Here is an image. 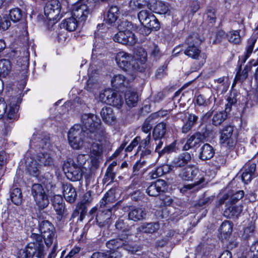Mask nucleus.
<instances>
[{
  "label": "nucleus",
  "instance_id": "a211bd4d",
  "mask_svg": "<svg viewBox=\"0 0 258 258\" xmlns=\"http://www.w3.org/2000/svg\"><path fill=\"white\" fill-rule=\"evenodd\" d=\"M30 146H34L42 149L49 148V137L47 135H34L30 141Z\"/></svg>",
  "mask_w": 258,
  "mask_h": 258
},
{
  "label": "nucleus",
  "instance_id": "58836bf2",
  "mask_svg": "<svg viewBox=\"0 0 258 258\" xmlns=\"http://www.w3.org/2000/svg\"><path fill=\"white\" fill-rule=\"evenodd\" d=\"M232 223L229 221L223 222L219 229L220 234L222 237L226 239L231 234L232 231Z\"/></svg>",
  "mask_w": 258,
  "mask_h": 258
},
{
  "label": "nucleus",
  "instance_id": "bb28decb",
  "mask_svg": "<svg viewBox=\"0 0 258 258\" xmlns=\"http://www.w3.org/2000/svg\"><path fill=\"white\" fill-rule=\"evenodd\" d=\"M107 104L116 107L118 108L121 107L123 103L122 95L118 92L110 90L109 98L107 99Z\"/></svg>",
  "mask_w": 258,
  "mask_h": 258
},
{
  "label": "nucleus",
  "instance_id": "4d7b16f0",
  "mask_svg": "<svg viewBox=\"0 0 258 258\" xmlns=\"http://www.w3.org/2000/svg\"><path fill=\"white\" fill-rule=\"evenodd\" d=\"M206 15L207 19L210 22V23L215 22L216 16V11L212 8L209 7L207 10Z\"/></svg>",
  "mask_w": 258,
  "mask_h": 258
},
{
  "label": "nucleus",
  "instance_id": "f704fd0d",
  "mask_svg": "<svg viewBox=\"0 0 258 258\" xmlns=\"http://www.w3.org/2000/svg\"><path fill=\"white\" fill-rule=\"evenodd\" d=\"M12 71V64L7 59L0 60V78H5L9 75Z\"/></svg>",
  "mask_w": 258,
  "mask_h": 258
},
{
  "label": "nucleus",
  "instance_id": "f3484780",
  "mask_svg": "<svg viewBox=\"0 0 258 258\" xmlns=\"http://www.w3.org/2000/svg\"><path fill=\"white\" fill-rule=\"evenodd\" d=\"M128 231L123 230V233L119 236V238L110 240L107 242L106 247L110 249L109 251H115V249L125 245V242H127V234Z\"/></svg>",
  "mask_w": 258,
  "mask_h": 258
},
{
  "label": "nucleus",
  "instance_id": "13d9d810",
  "mask_svg": "<svg viewBox=\"0 0 258 258\" xmlns=\"http://www.w3.org/2000/svg\"><path fill=\"white\" fill-rule=\"evenodd\" d=\"M136 54L137 56L135 59L140 61L141 63H144L147 58V53L145 52L144 50L142 48L138 49Z\"/></svg>",
  "mask_w": 258,
  "mask_h": 258
},
{
  "label": "nucleus",
  "instance_id": "c85d7f7f",
  "mask_svg": "<svg viewBox=\"0 0 258 258\" xmlns=\"http://www.w3.org/2000/svg\"><path fill=\"white\" fill-rule=\"evenodd\" d=\"M203 135L199 132L192 135L187 140L184 148L185 150L196 147L203 140Z\"/></svg>",
  "mask_w": 258,
  "mask_h": 258
},
{
  "label": "nucleus",
  "instance_id": "4468645a",
  "mask_svg": "<svg viewBox=\"0 0 258 258\" xmlns=\"http://www.w3.org/2000/svg\"><path fill=\"white\" fill-rule=\"evenodd\" d=\"M234 127L227 125L221 131L220 141L221 144L229 148H233L236 145V141L232 137Z\"/></svg>",
  "mask_w": 258,
  "mask_h": 258
},
{
  "label": "nucleus",
  "instance_id": "f03ea898",
  "mask_svg": "<svg viewBox=\"0 0 258 258\" xmlns=\"http://www.w3.org/2000/svg\"><path fill=\"white\" fill-rule=\"evenodd\" d=\"M205 173L194 166H187L184 168L179 174V176L184 180L190 181L195 180L194 183L184 185L181 191H185L191 189L196 186H200L205 182Z\"/></svg>",
  "mask_w": 258,
  "mask_h": 258
},
{
  "label": "nucleus",
  "instance_id": "3c124183",
  "mask_svg": "<svg viewBox=\"0 0 258 258\" xmlns=\"http://www.w3.org/2000/svg\"><path fill=\"white\" fill-rule=\"evenodd\" d=\"M86 213V211L85 205L81 204L79 206L77 207V209L74 211L72 217L74 218L79 216V219L82 221Z\"/></svg>",
  "mask_w": 258,
  "mask_h": 258
},
{
  "label": "nucleus",
  "instance_id": "473e14b6",
  "mask_svg": "<svg viewBox=\"0 0 258 258\" xmlns=\"http://www.w3.org/2000/svg\"><path fill=\"white\" fill-rule=\"evenodd\" d=\"M126 104L130 107L135 106L138 101V95L134 90L128 89L124 95Z\"/></svg>",
  "mask_w": 258,
  "mask_h": 258
},
{
  "label": "nucleus",
  "instance_id": "2eb2a0df",
  "mask_svg": "<svg viewBox=\"0 0 258 258\" xmlns=\"http://www.w3.org/2000/svg\"><path fill=\"white\" fill-rule=\"evenodd\" d=\"M89 13L88 6L84 4L78 3L72 9V16L80 22L85 21Z\"/></svg>",
  "mask_w": 258,
  "mask_h": 258
},
{
  "label": "nucleus",
  "instance_id": "69168bd1",
  "mask_svg": "<svg viewBox=\"0 0 258 258\" xmlns=\"http://www.w3.org/2000/svg\"><path fill=\"white\" fill-rule=\"evenodd\" d=\"M140 140L141 137L140 136L136 137L126 148L125 151L127 152H131L133 149L139 144Z\"/></svg>",
  "mask_w": 258,
  "mask_h": 258
},
{
  "label": "nucleus",
  "instance_id": "ddd939ff",
  "mask_svg": "<svg viewBox=\"0 0 258 258\" xmlns=\"http://www.w3.org/2000/svg\"><path fill=\"white\" fill-rule=\"evenodd\" d=\"M115 60L118 66L123 70L128 71L133 68H135L133 64V56L124 51H120L117 53Z\"/></svg>",
  "mask_w": 258,
  "mask_h": 258
},
{
  "label": "nucleus",
  "instance_id": "774afa93",
  "mask_svg": "<svg viewBox=\"0 0 258 258\" xmlns=\"http://www.w3.org/2000/svg\"><path fill=\"white\" fill-rule=\"evenodd\" d=\"M250 252L252 253L251 258H258V241L251 245Z\"/></svg>",
  "mask_w": 258,
  "mask_h": 258
},
{
  "label": "nucleus",
  "instance_id": "338daca9",
  "mask_svg": "<svg viewBox=\"0 0 258 258\" xmlns=\"http://www.w3.org/2000/svg\"><path fill=\"white\" fill-rule=\"evenodd\" d=\"M97 85L95 82L93 78L90 77L87 82V85L85 88L89 91H92L96 87Z\"/></svg>",
  "mask_w": 258,
  "mask_h": 258
},
{
  "label": "nucleus",
  "instance_id": "ea45409f",
  "mask_svg": "<svg viewBox=\"0 0 258 258\" xmlns=\"http://www.w3.org/2000/svg\"><path fill=\"white\" fill-rule=\"evenodd\" d=\"M119 15V9L116 6H111L108 11L106 20L109 24L114 23L118 18Z\"/></svg>",
  "mask_w": 258,
  "mask_h": 258
},
{
  "label": "nucleus",
  "instance_id": "7c9ffc66",
  "mask_svg": "<svg viewBox=\"0 0 258 258\" xmlns=\"http://www.w3.org/2000/svg\"><path fill=\"white\" fill-rule=\"evenodd\" d=\"M115 202V197L112 191L106 192L100 201V209H110L111 210V204Z\"/></svg>",
  "mask_w": 258,
  "mask_h": 258
},
{
  "label": "nucleus",
  "instance_id": "052dcab7",
  "mask_svg": "<svg viewBox=\"0 0 258 258\" xmlns=\"http://www.w3.org/2000/svg\"><path fill=\"white\" fill-rule=\"evenodd\" d=\"M128 235L127 234V242H125V245H124L123 247H124V249L129 252H131L132 253H136L138 251H140L139 247L135 246L132 245H130V240L128 239Z\"/></svg>",
  "mask_w": 258,
  "mask_h": 258
},
{
  "label": "nucleus",
  "instance_id": "39448f33",
  "mask_svg": "<svg viewBox=\"0 0 258 258\" xmlns=\"http://www.w3.org/2000/svg\"><path fill=\"white\" fill-rule=\"evenodd\" d=\"M68 139L70 146L74 149L79 150L84 146L85 141L87 142L86 134L83 132L80 125L75 124L69 131Z\"/></svg>",
  "mask_w": 258,
  "mask_h": 258
},
{
  "label": "nucleus",
  "instance_id": "2f4dec72",
  "mask_svg": "<svg viewBox=\"0 0 258 258\" xmlns=\"http://www.w3.org/2000/svg\"><path fill=\"white\" fill-rule=\"evenodd\" d=\"M166 133V124L161 122L157 124L153 131V137L155 140L162 139Z\"/></svg>",
  "mask_w": 258,
  "mask_h": 258
},
{
  "label": "nucleus",
  "instance_id": "1a4fd4ad",
  "mask_svg": "<svg viewBox=\"0 0 258 258\" xmlns=\"http://www.w3.org/2000/svg\"><path fill=\"white\" fill-rule=\"evenodd\" d=\"M63 170L67 177L72 181L80 180L82 177V168L72 159H68L63 165Z\"/></svg>",
  "mask_w": 258,
  "mask_h": 258
},
{
  "label": "nucleus",
  "instance_id": "de8ad7c7",
  "mask_svg": "<svg viewBox=\"0 0 258 258\" xmlns=\"http://www.w3.org/2000/svg\"><path fill=\"white\" fill-rule=\"evenodd\" d=\"M228 41L234 44H239L241 42V37L238 31H232L226 34Z\"/></svg>",
  "mask_w": 258,
  "mask_h": 258
},
{
  "label": "nucleus",
  "instance_id": "e433bc0d",
  "mask_svg": "<svg viewBox=\"0 0 258 258\" xmlns=\"http://www.w3.org/2000/svg\"><path fill=\"white\" fill-rule=\"evenodd\" d=\"M111 84L115 88H119L122 86L127 87L128 81L123 75L117 74L114 75L111 79Z\"/></svg>",
  "mask_w": 258,
  "mask_h": 258
},
{
  "label": "nucleus",
  "instance_id": "423d86ee",
  "mask_svg": "<svg viewBox=\"0 0 258 258\" xmlns=\"http://www.w3.org/2000/svg\"><path fill=\"white\" fill-rule=\"evenodd\" d=\"M87 142H92L90 148V157L92 159L97 160L102 155L106 144L107 141L105 139V133L102 135H96L95 137L92 138H86Z\"/></svg>",
  "mask_w": 258,
  "mask_h": 258
},
{
  "label": "nucleus",
  "instance_id": "a878e982",
  "mask_svg": "<svg viewBox=\"0 0 258 258\" xmlns=\"http://www.w3.org/2000/svg\"><path fill=\"white\" fill-rule=\"evenodd\" d=\"M52 205L57 215H62L65 211V205L62 197L59 195H55L52 199Z\"/></svg>",
  "mask_w": 258,
  "mask_h": 258
},
{
  "label": "nucleus",
  "instance_id": "a18cd8bd",
  "mask_svg": "<svg viewBox=\"0 0 258 258\" xmlns=\"http://www.w3.org/2000/svg\"><path fill=\"white\" fill-rule=\"evenodd\" d=\"M227 117L226 112L221 111L216 113L212 119L213 124L218 126L220 125Z\"/></svg>",
  "mask_w": 258,
  "mask_h": 258
},
{
  "label": "nucleus",
  "instance_id": "72a5a7b5",
  "mask_svg": "<svg viewBox=\"0 0 258 258\" xmlns=\"http://www.w3.org/2000/svg\"><path fill=\"white\" fill-rule=\"evenodd\" d=\"M160 228L158 223H145L137 228L138 231L146 233H153L157 232Z\"/></svg>",
  "mask_w": 258,
  "mask_h": 258
},
{
  "label": "nucleus",
  "instance_id": "4c0bfd02",
  "mask_svg": "<svg viewBox=\"0 0 258 258\" xmlns=\"http://www.w3.org/2000/svg\"><path fill=\"white\" fill-rule=\"evenodd\" d=\"M37 160L41 165L52 166L53 165V159L50 154L48 153H41L37 156Z\"/></svg>",
  "mask_w": 258,
  "mask_h": 258
},
{
  "label": "nucleus",
  "instance_id": "79ce46f5",
  "mask_svg": "<svg viewBox=\"0 0 258 258\" xmlns=\"http://www.w3.org/2000/svg\"><path fill=\"white\" fill-rule=\"evenodd\" d=\"M255 42L256 39L254 37H251L248 40L247 44L246 47V53L242 56V63L245 62L246 60L250 56V54H251L253 51L254 45L255 44Z\"/></svg>",
  "mask_w": 258,
  "mask_h": 258
},
{
  "label": "nucleus",
  "instance_id": "37998d69",
  "mask_svg": "<svg viewBox=\"0 0 258 258\" xmlns=\"http://www.w3.org/2000/svg\"><path fill=\"white\" fill-rule=\"evenodd\" d=\"M142 25L147 28H154L156 30L160 28L159 23L154 15H150V17H148Z\"/></svg>",
  "mask_w": 258,
  "mask_h": 258
},
{
  "label": "nucleus",
  "instance_id": "6ab92c4d",
  "mask_svg": "<svg viewBox=\"0 0 258 258\" xmlns=\"http://www.w3.org/2000/svg\"><path fill=\"white\" fill-rule=\"evenodd\" d=\"M38 160L30 157H27L25 161L26 169L30 174L33 176H38L40 173V165L37 162Z\"/></svg>",
  "mask_w": 258,
  "mask_h": 258
},
{
  "label": "nucleus",
  "instance_id": "5701e85b",
  "mask_svg": "<svg viewBox=\"0 0 258 258\" xmlns=\"http://www.w3.org/2000/svg\"><path fill=\"white\" fill-rule=\"evenodd\" d=\"M100 115L103 121L108 124H112L116 120L113 109L110 107H105L102 108Z\"/></svg>",
  "mask_w": 258,
  "mask_h": 258
},
{
  "label": "nucleus",
  "instance_id": "49530a36",
  "mask_svg": "<svg viewBox=\"0 0 258 258\" xmlns=\"http://www.w3.org/2000/svg\"><path fill=\"white\" fill-rule=\"evenodd\" d=\"M11 199L13 203L19 205L22 203V192L19 188H15L13 189L11 194Z\"/></svg>",
  "mask_w": 258,
  "mask_h": 258
},
{
  "label": "nucleus",
  "instance_id": "c03bdc74",
  "mask_svg": "<svg viewBox=\"0 0 258 258\" xmlns=\"http://www.w3.org/2000/svg\"><path fill=\"white\" fill-rule=\"evenodd\" d=\"M169 167L168 165H165L157 167L155 170L150 173V177L152 179H155L161 176L164 174L168 172Z\"/></svg>",
  "mask_w": 258,
  "mask_h": 258
},
{
  "label": "nucleus",
  "instance_id": "a19ab883",
  "mask_svg": "<svg viewBox=\"0 0 258 258\" xmlns=\"http://www.w3.org/2000/svg\"><path fill=\"white\" fill-rule=\"evenodd\" d=\"M119 31H132L136 29V26L132 23L129 22L126 19L119 20V23L117 26Z\"/></svg>",
  "mask_w": 258,
  "mask_h": 258
},
{
  "label": "nucleus",
  "instance_id": "0e129e2a",
  "mask_svg": "<svg viewBox=\"0 0 258 258\" xmlns=\"http://www.w3.org/2000/svg\"><path fill=\"white\" fill-rule=\"evenodd\" d=\"M248 76L247 70L245 68L242 72L239 71L236 75L235 80L236 81H243Z\"/></svg>",
  "mask_w": 258,
  "mask_h": 258
},
{
  "label": "nucleus",
  "instance_id": "8fccbe9b",
  "mask_svg": "<svg viewBox=\"0 0 258 258\" xmlns=\"http://www.w3.org/2000/svg\"><path fill=\"white\" fill-rule=\"evenodd\" d=\"M14 102H15L16 99H14ZM19 110V106L14 103H11L9 105V109L7 114L8 118L10 119H16L17 117V112Z\"/></svg>",
  "mask_w": 258,
  "mask_h": 258
},
{
  "label": "nucleus",
  "instance_id": "6e6d98bb",
  "mask_svg": "<svg viewBox=\"0 0 258 258\" xmlns=\"http://www.w3.org/2000/svg\"><path fill=\"white\" fill-rule=\"evenodd\" d=\"M150 15H153L152 12L148 10H142L138 15V19L141 24L144 23L145 20L150 17Z\"/></svg>",
  "mask_w": 258,
  "mask_h": 258
},
{
  "label": "nucleus",
  "instance_id": "4be33fe9",
  "mask_svg": "<svg viewBox=\"0 0 258 258\" xmlns=\"http://www.w3.org/2000/svg\"><path fill=\"white\" fill-rule=\"evenodd\" d=\"M63 196L66 201L70 203H74L77 198V193L75 188L71 183L62 185Z\"/></svg>",
  "mask_w": 258,
  "mask_h": 258
},
{
  "label": "nucleus",
  "instance_id": "aec40b11",
  "mask_svg": "<svg viewBox=\"0 0 258 258\" xmlns=\"http://www.w3.org/2000/svg\"><path fill=\"white\" fill-rule=\"evenodd\" d=\"M146 215V211L144 208L131 207L129 208L128 219L134 221L143 220Z\"/></svg>",
  "mask_w": 258,
  "mask_h": 258
},
{
  "label": "nucleus",
  "instance_id": "c9c22d12",
  "mask_svg": "<svg viewBox=\"0 0 258 258\" xmlns=\"http://www.w3.org/2000/svg\"><path fill=\"white\" fill-rule=\"evenodd\" d=\"M78 21L73 16L63 20L60 27L66 29L68 31H73L76 30L78 26Z\"/></svg>",
  "mask_w": 258,
  "mask_h": 258
},
{
  "label": "nucleus",
  "instance_id": "680f3d73",
  "mask_svg": "<svg viewBox=\"0 0 258 258\" xmlns=\"http://www.w3.org/2000/svg\"><path fill=\"white\" fill-rule=\"evenodd\" d=\"M175 145L174 143L170 144V145L165 146L160 151H158V154L160 156L166 154L170 153L174 151Z\"/></svg>",
  "mask_w": 258,
  "mask_h": 258
},
{
  "label": "nucleus",
  "instance_id": "0eeeda50",
  "mask_svg": "<svg viewBox=\"0 0 258 258\" xmlns=\"http://www.w3.org/2000/svg\"><path fill=\"white\" fill-rule=\"evenodd\" d=\"M39 229L41 235L32 233L30 237L32 238L31 236L32 234L38 235L41 237V239L43 238L47 246H50L55 237V229L53 225L48 220H43L39 223ZM41 243L44 246L42 239H41ZM43 247H44V246Z\"/></svg>",
  "mask_w": 258,
  "mask_h": 258
},
{
  "label": "nucleus",
  "instance_id": "f257e3e1",
  "mask_svg": "<svg viewBox=\"0 0 258 258\" xmlns=\"http://www.w3.org/2000/svg\"><path fill=\"white\" fill-rule=\"evenodd\" d=\"M81 128L86 134V138H92L96 135L105 133V129L101 125L99 117L92 113H85L81 117Z\"/></svg>",
  "mask_w": 258,
  "mask_h": 258
},
{
  "label": "nucleus",
  "instance_id": "20e7f679",
  "mask_svg": "<svg viewBox=\"0 0 258 258\" xmlns=\"http://www.w3.org/2000/svg\"><path fill=\"white\" fill-rule=\"evenodd\" d=\"M31 237L33 241L27 244L25 250L22 252V255H24L25 258H31L35 255L37 258H42L45 253L41 243V237L37 234H32Z\"/></svg>",
  "mask_w": 258,
  "mask_h": 258
},
{
  "label": "nucleus",
  "instance_id": "c756f323",
  "mask_svg": "<svg viewBox=\"0 0 258 258\" xmlns=\"http://www.w3.org/2000/svg\"><path fill=\"white\" fill-rule=\"evenodd\" d=\"M215 154L213 148L209 144H204L200 149L199 157L203 160L212 158Z\"/></svg>",
  "mask_w": 258,
  "mask_h": 258
},
{
  "label": "nucleus",
  "instance_id": "864d4df0",
  "mask_svg": "<svg viewBox=\"0 0 258 258\" xmlns=\"http://www.w3.org/2000/svg\"><path fill=\"white\" fill-rule=\"evenodd\" d=\"M212 97L206 98L203 95H199L197 97L196 103L199 106H207L212 103Z\"/></svg>",
  "mask_w": 258,
  "mask_h": 258
},
{
  "label": "nucleus",
  "instance_id": "09e8293b",
  "mask_svg": "<svg viewBox=\"0 0 258 258\" xmlns=\"http://www.w3.org/2000/svg\"><path fill=\"white\" fill-rule=\"evenodd\" d=\"M9 16L14 22L19 21L23 17L22 11L19 8H14L10 11Z\"/></svg>",
  "mask_w": 258,
  "mask_h": 258
},
{
  "label": "nucleus",
  "instance_id": "dca6fc26",
  "mask_svg": "<svg viewBox=\"0 0 258 258\" xmlns=\"http://www.w3.org/2000/svg\"><path fill=\"white\" fill-rule=\"evenodd\" d=\"M167 189V184L162 179H158L148 186L146 192L150 196L156 197Z\"/></svg>",
  "mask_w": 258,
  "mask_h": 258
},
{
  "label": "nucleus",
  "instance_id": "f8f14e48",
  "mask_svg": "<svg viewBox=\"0 0 258 258\" xmlns=\"http://www.w3.org/2000/svg\"><path fill=\"white\" fill-rule=\"evenodd\" d=\"M113 39L116 42L130 46L135 45L137 41L135 34L130 31H118L113 36Z\"/></svg>",
  "mask_w": 258,
  "mask_h": 258
},
{
  "label": "nucleus",
  "instance_id": "cd10ccee",
  "mask_svg": "<svg viewBox=\"0 0 258 258\" xmlns=\"http://www.w3.org/2000/svg\"><path fill=\"white\" fill-rule=\"evenodd\" d=\"M120 252L117 251L103 250L92 253L90 258H121Z\"/></svg>",
  "mask_w": 258,
  "mask_h": 258
},
{
  "label": "nucleus",
  "instance_id": "412c9836",
  "mask_svg": "<svg viewBox=\"0 0 258 258\" xmlns=\"http://www.w3.org/2000/svg\"><path fill=\"white\" fill-rule=\"evenodd\" d=\"M111 215V210L110 209H100L96 217V220L99 226L101 227L108 224Z\"/></svg>",
  "mask_w": 258,
  "mask_h": 258
},
{
  "label": "nucleus",
  "instance_id": "9d476101",
  "mask_svg": "<svg viewBox=\"0 0 258 258\" xmlns=\"http://www.w3.org/2000/svg\"><path fill=\"white\" fill-rule=\"evenodd\" d=\"M61 6L57 0H51L48 2L44 8V14L50 21L59 19V15Z\"/></svg>",
  "mask_w": 258,
  "mask_h": 258
},
{
  "label": "nucleus",
  "instance_id": "603ef678",
  "mask_svg": "<svg viewBox=\"0 0 258 258\" xmlns=\"http://www.w3.org/2000/svg\"><path fill=\"white\" fill-rule=\"evenodd\" d=\"M155 7L157 13L160 14H166L168 11L167 4L162 1H157Z\"/></svg>",
  "mask_w": 258,
  "mask_h": 258
},
{
  "label": "nucleus",
  "instance_id": "e2e57ef3",
  "mask_svg": "<svg viewBox=\"0 0 258 258\" xmlns=\"http://www.w3.org/2000/svg\"><path fill=\"white\" fill-rule=\"evenodd\" d=\"M256 164L253 162H249L245 164L243 170L254 174L256 169Z\"/></svg>",
  "mask_w": 258,
  "mask_h": 258
},
{
  "label": "nucleus",
  "instance_id": "6e6552de",
  "mask_svg": "<svg viewBox=\"0 0 258 258\" xmlns=\"http://www.w3.org/2000/svg\"><path fill=\"white\" fill-rule=\"evenodd\" d=\"M31 195L39 209H44L48 206L49 201L48 196L41 184H33L31 187Z\"/></svg>",
  "mask_w": 258,
  "mask_h": 258
},
{
  "label": "nucleus",
  "instance_id": "5fc2aeb1",
  "mask_svg": "<svg viewBox=\"0 0 258 258\" xmlns=\"http://www.w3.org/2000/svg\"><path fill=\"white\" fill-rule=\"evenodd\" d=\"M153 119L151 116L148 117L145 121H144L142 127V131L145 133H149L150 134V131L152 129V125L151 124V120Z\"/></svg>",
  "mask_w": 258,
  "mask_h": 258
},
{
  "label": "nucleus",
  "instance_id": "393cba45",
  "mask_svg": "<svg viewBox=\"0 0 258 258\" xmlns=\"http://www.w3.org/2000/svg\"><path fill=\"white\" fill-rule=\"evenodd\" d=\"M191 158V155L189 153L183 152L173 159L172 165L175 167L183 166L190 161Z\"/></svg>",
  "mask_w": 258,
  "mask_h": 258
},
{
  "label": "nucleus",
  "instance_id": "7ed1b4c3",
  "mask_svg": "<svg viewBox=\"0 0 258 258\" xmlns=\"http://www.w3.org/2000/svg\"><path fill=\"white\" fill-rule=\"evenodd\" d=\"M187 46L184 51V53L188 57L194 59H202L200 62V66L203 65L206 58V55L201 51L198 45L200 44L201 41L197 34H194L186 39L185 41Z\"/></svg>",
  "mask_w": 258,
  "mask_h": 258
},
{
  "label": "nucleus",
  "instance_id": "bf43d9fd",
  "mask_svg": "<svg viewBox=\"0 0 258 258\" xmlns=\"http://www.w3.org/2000/svg\"><path fill=\"white\" fill-rule=\"evenodd\" d=\"M151 140V134H149V135L146 137V138L142 140H140L139 142V146L138 147V150H142L143 149L147 148Z\"/></svg>",
  "mask_w": 258,
  "mask_h": 258
},
{
  "label": "nucleus",
  "instance_id": "b1692460",
  "mask_svg": "<svg viewBox=\"0 0 258 258\" xmlns=\"http://www.w3.org/2000/svg\"><path fill=\"white\" fill-rule=\"evenodd\" d=\"M242 211V206L231 205L227 207L224 211V216L227 218L236 219Z\"/></svg>",
  "mask_w": 258,
  "mask_h": 258
},
{
  "label": "nucleus",
  "instance_id": "9b49d317",
  "mask_svg": "<svg viewBox=\"0 0 258 258\" xmlns=\"http://www.w3.org/2000/svg\"><path fill=\"white\" fill-rule=\"evenodd\" d=\"M178 118L183 121V125L182 127V133L186 134L188 133L198 120V116L192 113L188 114L185 112H180L177 114Z\"/></svg>",
  "mask_w": 258,
  "mask_h": 258
}]
</instances>
